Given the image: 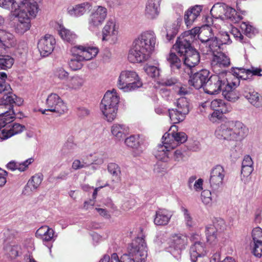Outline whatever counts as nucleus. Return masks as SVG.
I'll list each match as a JSON object with an SVG mask.
<instances>
[{
	"mask_svg": "<svg viewBox=\"0 0 262 262\" xmlns=\"http://www.w3.org/2000/svg\"><path fill=\"white\" fill-rule=\"evenodd\" d=\"M188 244V238L186 234L174 233L171 235L167 251L176 259H179L182 251L185 250Z\"/></svg>",
	"mask_w": 262,
	"mask_h": 262,
	"instance_id": "nucleus-10",
	"label": "nucleus"
},
{
	"mask_svg": "<svg viewBox=\"0 0 262 262\" xmlns=\"http://www.w3.org/2000/svg\"><path fill=\"white\" fill-rule=\"evenodd\" d=\"M213 54L211 64L215 73L224 72L220 69L228 67L230 64V59L225 54L222 52H212Z\"/></svg>",
	"mask_w": 262,
	"mask_h": 262,
	"instance_id": "nucleus-23",
	"label": "nucleus"
},
{
	"mask_svg": "<svg viewBox=\"0 0 262 262\" xmlns=\"http://www.w3.org/2000/svg\"><path fill=\"white\" fill-rule=\"evenodd\" d=\"M164 139L169 140L171 146L174 148L179 144L184 143L187 139L186 134L184 132L175 133L174 130L171 133H166L163 135Z\"/></svg>",
	"mask_w": 262,
	"mask_h": 262,
	"instance_id": "nucleus-31",
	"label": "nucleus"
},
{
	"mask_svg": "<svg viewBox=\"0 0 262 262\" xmlns=\"http://www.w3.org/2000/svg\"><path fill=\"white\" fill-rule=\"evenodd\" d=\"M72 53L73 56L69 61V66L70 69L73 71L80 69L82 67L81 62L84 61L83 59H81V56L77 52Z\"/></svg>",
	"mask_w": 262,
	"mask_h": 262,
	"instance_id": "nucleus-45",
	"label": "nucleus"
},
{
	"mask_svg": "<svg viewBox=\"0 0 262 262\" xmlns=\"http://www.w3.org/2000/svg\"><path fill=\"white\" fill-rule=\"evenodd\" d=\"M14 63V59L9 55H0V70L10 68ZM7 75L4 72H0V93L10 89V85L5 82Z\"/></svg>",
	"mask_w": 262,
	"mask_h": 262,
	"instance_id": "nucleus-20",
	"label": "nucleus"
},
{
	"mask_svg": "<svg viewBox=\"0 0 262 262\" xmlns=\"http://www.w3.org/2000/svg\"><path fill=\"white\" fill-rule=\"evenodd\" d=\"M247 128L239 121H228L222 124L215 131L219 139L240 141L246 136Z\"/></svg>",
	"mask_w": 262,
	"mask_h": 262,
	"instance_id": "nucleus-4",
	"label": "nucleus"
},
{
	"mask_svg": "<svg viewBox=\"0 0 262 262\" xmlns=\"http://www.w3.org/2000/svg\"><path fill=\"white\" fill-rule=\"evenodd\" d=\"M54 74L55 77L60 80H66L69 75V73L61 67L56 68L54 71Z\"/></svg>",
	"mask_w": 262,
	"mask_h": 262,
	"instance_id": "nucleus-53",
	"label": "nucleus"
},
{
	"mask_svg": "<svg viewBox=\"0 0 262 262\" xmlns=\"http://www.w3.org/2000/svg\"><path fill=\"white\" fill-rule=\"evenodd\" d=\"M193 29H198L196 35L198 34V37L201 41V50L204 54H208L217 48L218 44L216 37L214 36L212 29L209 25H205L201 27H194Z\"/></svg>",
	"mask_w": 262,
	"mask_h": 262,
	"instance_id": "nucleus-8",
	"label": "nucleus"
},
{
	"mask_svg": "<svg viewBox=\"0 0 262 262\" xmlns=\"http://www.w3.org/2000/svg\"><path fill=\"white\" fill-rule=\"evenodd\" d=\"M242 95L246 98L249 102L256 108L262 107V98L260 94L249 86H245L242 92Z\"/></svg>",
	"mask_w": 262,
	"mask_h": 262,
	"instance_id": "nucleus-24",
	"label": "nucleus"
},
{
	"mask_svg": "<svg viewBox=\"0 0 262 262\" xmlns=\"http://www.w3.org/2000/svg\"><path fill=\"white\" fill-rule=\"evenodd\" d=\"M156 36L152 31L142 32L133 41L128 51L127 59L133 63L147 61L155 50Z\"/></svg>",
	"mask_w": 262,
	"mask_h": 262,
	"instance_id": "nucleus-2",
	"label": "nucleus"
},
{
	"mask_svg": "<svg viewBox=\"0 0 262 262\" xmlns=\"http://www.w3.org/2000/svg\"><path fill=\"white\" fill-rule=\"evenodd\" d=\"M172 213L171 211L164 209H159L156 212L154 220V224L158 226L166 225L169 222Z\"/></svg>",
	"mask_w": 262,
	"mask_h": 262,
	"instance_id": "nucleus-33",
	"label": "nucleus"
},
{
	"mask_svg": "<svg viewBox=\"0 0 262 262\" xmlns=\"http://www.w3.org/2000/svg\"><path fill=\"white\" fill-rule=\"evenodd\" d=\"M181 211L183 214L184 222L187 227H192L194 225V222L188 210L184 207H181Z\"/></svg>",
	"mask_w": 262,
	"mask_h": 262,
	"instance_id": "nucleus-51",
	"label": "nucleus"
},
{
	"mask_svg": "<svg viewBox=\"0 0 262 262\" xmlns=\"http://www.w3.org/2000/svg\"><path fill=\"white\" fill-rule=\"evenodd\" d=\"M25 126L18 123H14L9 128H5L0 132V139L2 140L8 138L18 134L24 130Z\"/></svg>",
	"mask_w": 262,
	"mask_h": 262,
	"instance_id": "nucleus-36",
	"label": "nucleus"
},
{
	"mask_svg": "<svg viewBox=\"0 0 262 262\" xmlns=\"http://www.w3.org/2000/svg\"><path fill=\"white\" fill-rule=\"evenodd\" d=\"M176 108L168 110L169 116L173 123L183 121L190 111L189 100L184 97L178 98L175 102Z\"/></svg>",
	"mask_w": 262,
	"mask_h": 262,
	"instance_id": "nucleus-11",
	"label": "nucleus"
},
{
	"mask_svg": "<svg viewBox=\"0 0 262 262\" xmlns=\"http://www.w3.org/2000/svg\"><path fill=\"white\" fill-rule=\"evenodd\" d=\"M90 164L84 161H81L79 160H75L72 165V168L74 170H77L89 166Z\"/></svg>",
	"mask_w": 262,
	"mask_h": 262,
	"instance_id": "nucleus-60",
	"label": "nucleus"
},
{
	"mask_svg": "<svg viewBox=\"0 0 262 262\" xmlns=\"http://www.w3.org/2000/svg\"><path fill=\"white\" fill-rule=\"evenodd\" d=\"M180 25L178 21L169 25L166 27V38L168 41L172 39L177 35Z\"/></svg>",
	"mask_w": 262,
	"mask_h": 262,
	"instance_id": "nucleus-48",
	"label": "nucleus"
},
{
	"mask_svg": "<svg viewBox=\"0 0 262 262\" xmlns=\"http://www.w3.org/2000/svg\"><path fill=\"white\" fill-rule=\"evenodd\" d=\"M230 33L236 40L242 41L244 36L237 28L232 27L231 29Z\"/></svg>",
	"mask_w": 262,
	"mask_h": 262,
	"instance_id": "nucleus-63",
	"label": "nucleus"
},
{
	"mask_svg": "<svg viewBox=\"0 0 262 262\" xmlns=\"http://www.w3.org/2000/svg\"><path fill=\"white\" fill-rule=\"evenodd\" d=\"M46 104L48 108L40 110L43 114H45L46 111H48L61 115L66 113L68 111L67 104L56 93H51L48 95Z\"/></svg>",
	"mask_w": 262,
	"mask_h": 262,
	"instance_id": "nucleus-15",
	"label": "nucleus"
},
{
	"mask_svg": "<svg viewBox=\"0 0 262 262\" xmlns=\"http://www.w3.org/2000/svg\"><path fill=\"white\" fill-rule=\"evenodd\" d=\"M232 74H227L225 72L217 73L208 78L204 87V92L210 95L218 94L223 91L229 78Z\"/></svg>",
	"mask_w": 262,
	"mask_h": 262,
	"instance_id": "nucleus-9",
	"label": "nucleus"
},
{
	"mask_svg": "<svg viewBox=\"0 0 262 262\" xmlns=\"http://www.w3.org/2000/svg\"><path fill=\"white\" fill-rule=\"evenodd\" d=\"M161 0H147L144 15L148 19L156 18L160 13Z\"/></svg>",
	"mask_w": 262,
	"mask_h": 262,
	"instance_id": "nucleus-27",
	"label": "nucleus"
},
{
	"mask_svg": "<svg viewBox=\"0 0 262 262\" xmlns=\"http://www.w3.org/2000/svg\"><path fill=\"white\" fill-rule=\"evenodd\" d=\"M58 32L60 36L64 41L71 43H73L77 38V35L73 32L66 29L61 25L58 28Z\"/></svg>",
	"mask_w": 262,
	"mask_h": 262,
	"instance_id": "nucleus-41",
	"label": "nucleus"
},
{
	"mask_svg": "<svg viewBox=\"0 0 262 262\" xmlns=\"http://www.w3.org/2000/svg\"><path fill=\"white\" fill-rule=\"evenodd\" d=\"M253 170V167L242 166L241 180L245 183H248L250 180V176Z\"/></svg>",
	"mask_w": 262,
	"mask_h": 262,
	"instance_id": "nucleus-50",
	"label": "nucleus"
},
{
	"mask_svg": "<svg viewBox=\"0 0 262 262\" xmlns=\"http://www.w3.org/2000/svg\"><path fill=\"white\" fill-rule=\"evenodd\" d=\"M119 26L114 18L109 19L102 30V40L110 44L117 42L119 36Z\"/></svg>",
	"mask_w": 262,
	"mask_h": 262,
	"instance_id": "nucleus-14",
	"label": "nucleus"
},
{
	"mask_svg": "<svg viewBox=\"0 0 262 262\" xmlns=\"http://www.w3.org/2000/svg\"><path fill=\"white\" fill-rule=\"evenodd\" d=\"M216 42L217 43V48H214V50H212V52H217L220 49L222 45L224 44H230L232 41L230 39L229 34L227 32H223L220 33L219 37H216Z\"/></svg>",
	"mask_w": 262,
	"mask_h": 262,
	"instance_id": "nucleus-46",
	"label": "nucleus"
},
{
	"mask_svg": "<svg viewBox=\"0 0 262 262\" xmlns=\"http://www.w3.org/2000/svg\"><path fill=\"white\" fill-rule=\"evenodd\" d=\"M0 43H2L3 47L10 48L15 45L16 41L12 34L1 30Z\"/></svg>",
	"mask_w": 262,
	"mask_h": 262,
	"instance_id": "nucleus-42",
	"label": "nucleus"
},
{
	"mask_svg": "<svg viewBox=\"0 0 262 262\" xmlns=\"http://www.w3.org/2000/svg\"><path fill=\"white\" fill-rule=\"evenodd\" d=\"M10 90L11 88L1 93L7 94L3 96L2 98V103H0V129L12 122L15 118V114L12 109V105L15 104L19 106L21 105L23 102L21 98L10 93Z\"/></svg>",
	"mask_w": 262,
	"mask_h": 262,
	"instance_id": "nucleus-5",
	"label": "nucleus"
},
{
	"mask_svg": "<svg viewBox=\"0 0 262 262\" xmlns=\"http://www.w3.org/2000/svg\"><path fill=\"white\" fill-rule=\"evenodd\" d=\"M169 139L162 138V144H159L154 150V155L156 159L164 162H168L172 156V150L174 149L171 146Z\"/></svg>",
	"mask_w": 262,
	"mask_h": 262,
	"instance_id": "nucleus-17",
	"label": "nucleus"
},
{
	"mask_svg": "<svg viewBox=\"0 0 262 262\" xmlns=\"http://www.w3.org/2000/svg\"><path fill=\"white\" fill-rule=\"evenodd\" d=\"M125 143L127 146L134 149L133 155L135 157L140 155L146 148V145L138 135H132L127 138Z\"/></svg>",
	"mask_w": 262,
	"mask_h": 262,
	"instance_id": "nucleus-25",
	"label": "nucleus"
},
{
	"mask_svg": "<svg viewBox=\"0 0 262 262\" xmlns=\"http://www.w3.org/2000/svg\"><path fill=\"white\" fill-rule=\"evenodd\" d=\"M164 234L161 232H159L156 236L154 239V243L157 246H160L165 241Z\"/></svg>",
	"mask_w": 262,
	"mask_h": 262,
	"instance_id": "nucleus-64",
	"label": "nucleus"
},
{
	"mask_svg": "<svg viewBox=\"0 0 262 262\" xmlns=\"http://www.w3.org/2000/svg\"><path fill=\"white\" fill-rule=\"evenodd\" d=\"M252 247V252L253 254L258 257L262 256V242L253 243L251 244Z\"/></svg>",
	"mask_w": 262,
	"mask_h": 262,
	"instance_id": "nucleus-56",
	"label": "nucleus"
},
{
	"mask_svg": "<svg viewBox=\"0 0 262 262\" xmlns=\"http://www.w3.org/2000/svg\"><path fill=\"white\" fill-rule=\"evenodd\" d=\"M143 85L138 74L134 70H123L118 77L117 86L124 92H131L137 90Z\"/></svg>",
	"mask_w": 262,
	"mask_h": 262,
	"instance_id": "nucleus-7",
	"label": "nucleus"
},
{
	"mask_svg": "<svg viewBox=\"0 0 262 262\" xmlns=\"http://www.w3.org/2000/svg\"><path fill=\"white\" fill-rule=\"evenodd\" d=\"M201 200L202 202L206 206H211L212 199L211 192L208 190H204L201 193Z\"/></svg>",
	"mask_w": 262,
	"mask_h": 262,
	"instance_id": "nucleus-52",
	"label": "nucleus"
},
{
	"mask_svg": "<svg viewBox=\"0 0 262 262\" xmlns=\"http://www.w3.org/2000/svg\"><path fill=\"white\" fill-rule=\"evenodd\" d=\"M175 92L180 96H184L190 93V89L187 85L179 84L175 86Z\"/></svg>",
	"mask_w": 262,
	"mask_h": 262,
	"instance_id": "nucleus-57",
	"label": "nucleus"
},
{
	"mask_svg": "<svg viewBox=\"0 0 262 262\" xmlns=\"http://www.w3.org/2000/svg\"><path fill=\"white\" fill-rule=\"evenodd\" d=\"M197 30V29H192L183 33L177 39L173 49L180 55H184L188 52V50L193 49L191 43L195 38Z\"/></svg>",
	"mask_w": 262,
	"mask_h": 262,
	"instance_id": "nucleus-12",
	"label": "nucleus"
},
{
	"mask_svg": "<svg viewBox=\"0 0 262 262\" xmlns=\"http://www.w3.org/2000/svg\"><path fill=\"white\" fill-rule=\"evenodd\" d=\"M261 70L259 68L252 67L250 69H246L243 68H236L232 69V72L235 76H237L239 79H246L249 75L261 76L260 74Z\"/></svg>",
	"mask_w": 262,
	"mask_h": 262,
	"instance_id": "nucleus-35",
	"label": "nucleus"
},
{
	"mask_svg": "<svg viewBox=\"0 0 262 262\" xmlns=\"http://www.w3.org/2000/svg\"><path fill=\"white\" fill-rule=\"evenodd\" d=\"M0 7L11 10V15L17 18L14 29L20 34L30 30L31 20L37 16L39 11L38 3L34 0H0Z\"/></svg>",
	"mask_w": 262,
	"mask_h": 262,
	"instance_id": "nucleus-1",
	"label": "nucleus"
},
{
	"mask_svg": "<svg viewBox=\"0 0 262 262\" xmlns=\"http://www.w3.org/2000/svg\"><path fill=\"white\" fill-rule=\"evenodd\" d=\"M226 113L221 112L219 110H214L213 112L209 115L208 118L211 122L215 123L222 118L223 114Z\"/></svg>",
	"mask_w": 262,
	"mask_h": 262,
	"instance_id": "nucleus-58",
	"label": "nucleus"
},
{
	"mask_svg": "<svg viewBox=\"0 0 262 262\" xmlns=\"http://www.w3.org/2000/svg\"><path fill=\"white\" fill-rule=\"evenodd\" d=\"M202 11L201 6L196 5L188 9L185 12L184 16L185 23L187 27H190L196 19L200 16Z\"/></svg>",
	"mask_w": 262,
	"mask_h": 262,
	"instance_id": "nucleus-34",
	"label": "nucleus"
},
{
	"mask_svg": "<svg viewBox=\"0 0 262 262\" xmlns=\"http://www.w3.org/2000/svg\"><path fill=\"white\" fill-rule=\"evenodd\" d=\"M225 174L226 172L222 166L217 165L212 168L210 171L209 183L213 190H217L222 186Z\"/></svg>",
	"mask_w": 262,
	"mask_h": 262,
	"instance_id": "nucleus-19",
	"label": "nucleus"
},
{
	"mask_svg": "<svg viewBox=\"0 0 262 262\" xmlns=\"http://www.w3.org/2000/svg\"><path fill=\"white\" fill-rule=\"evenodd\" d=\"M241 29L249 37H251L254 32V28L247 23L243 22L241 24Z\"/></svg>",
	"mask_w": 262,
	"mask_h": 262,
	"instance_id": "nucleus-55",
	"label": "nucleus"
},
{
	"mask_svg": "<svg viewBox=\"0 0 262 262\" xmlns=\"http://www.w3.org/2000/svg\"><path fill=\"white\" fill-rule=\"evenodd\" d=\"M147 255L145 240L137 237L128 246L127 251L119 259L116 253L112 254L109 262H145Z\"/></svg>",
	"mask_w": 262,
	"mask_h": 262,
	"instance_id": "nucleus-3",
	"label": "nucleus"
},
{
	"mask_svg": "<svg viewBox=\"0 0 262 262\" xmlns=\"http://www.w3.org/2000/svg\"><path fill=\"white\" fill-rule=\"evenodd\" d=\"M74 52H77L81 59L84 60H89L95 57L98 54L99 50L97 47H83V46H75L72 48L71 52L74 53Z\"/></svg>",
	"mask_w": 262,
	"mask_h": 262,
	"instance_id": "nucleus-28",
	"label": "nucleus"
},
{
	"mask_svg": "<svg viewBox=\"0 0 262 262\" xmlns=\"http://www.w3.org/2000/svg\"><path fill=\"white\" fill-rule=\"evenodd\" d=\"M144 70L149 76L152 78L158 77L160 75V69L158 63L156 66L146 64L144 67Z\"/></svg>",
	"mask_w": 262,
	"mask_h": 262,
	"instance_id": "nucleus-49",
	"label": "nucleus"
},
{
	"mask_svg": "<svg viewBox=\"0 0 262 262\" xmlns=\"http://www.w3.org/2000/svg\"><path fill=\"white\" fill-rule=\"evenodd\" d=\"M253 243L262 242V229L260 227L254 228L251 233Z\"/></svg>",
	"mask_w": 262,
	"mask_h": 262,
	"instance_id": "nucleus-54",
	"label": "nucleus"
},
{
	"mask_svg": "<svg viewBox=\"0 0 262 262\" xmlns=\"http://www.w3.org/2000/svg\"><path fill=\"white\" fill-rule=\"evenodd\" d=\"M20 247L17 245L9 246L7 248L8 254L11 258H14L18 255Z\"/></svg>",
	"mask_w": 262,
	"mask_h": 262,
	"instance_id": "nucleus-59",
	"label": "nucleus"
},
{
	"mask_svg": "<svg viewBox=\"0 0 262 262\" xmlns=\"http://www.w3.org/2000/svg\"><path fill=\"white\" fill-rule=\"evenodd\" d=\"M112 136L117 141L123 140L128 132V128L125 125L120 123H115L111 127Z\"/></svg>",
	"mask_w": 262,
	"mask_h": 262,
	"instance_id": "nucleus-38",
	"label": "nucleus"
},
{
	"mask_svg": "<svg viewBox=\"0 0 262 262\" xmlns=\"http://www.w3.org/2000/svg\"><path fill=\"white\" fill-rule=\"evenodd\" d=\"M209 72L207 70H202L190 77L189 84L196 89L203 88L207 82Z\"/></svg>",
	"mask_w": 262,
	"mask_h": 262,
	"instance_id": "nucleus-26",
	"label": "nucleus"
},
{
	"mask_svg": "<svg viewBox=\"0 0 262 262\" xmlns=\"http://www.w3.org/2000/svg\"><path fill=\"white\" fill-rule=\"evenodd\" d=\"M34 159L31 158L21 163L17 162V170L20 171H25L28 168L29 165L32 163Z\"/></svg>",
	"mask_w": 262,
	"mask_h": 262,
	"instance_id": "nucleus-61",
	"label": "nucleus"
},
{
	"mask_svg": "<svg viewBox=\"0 0 262 262\" xmlns=\"http://www.w3.org/2000/svg\"><path fill=\"white\" fill-rule=\"evenodd\" d=\"M211 12H216L218 13L217 18L229 19L233 23H237L242 19V17L237 14L234 9L225 4L214 5Z\"/></svg>",
	"mask_w": 262,
	"mask_h": 262,
	"instance_id": "nucleus-16",
	"label": "nucleus"
},
{
	"mask_svg": "<svg viewBox=\"0 0 262 262\" xmlns=\"http://www.w3.org/2000/svg\"><path fill=\"white\" fill-rule=\"evenodd\" d=\"M42 182V179L39 175H35L33 176L28 182L25 189L24 193L25 194L29 195L33 191L37 189Z\"/></svg>",
	"mask_w": 262,
	"mask_h": 262,
	"instance_id": "nucleus-40",
	"label": "nucleus"
},
{
	"mask_svg": "<svg viewBox=\"0 0 262 262\" xmlns=\"http://www.w3.org/2000/svg\"><path fill=\"white\" fill-rule=\"evenodd\" d=\"M167 60L172 70H179L181 68V60L175 53L171 51L167 57Z\"/></svg>",
	"mask_w": 262,
	"mask_h": 262,
	"instance_id": "nucleus-47",
	"label": "nucleus"
},
{
	"mask_svg": "<svg viewBox=\"0 0 262 262\" xmlns=\"http://www.w3.org/2000/svg\"><path fill=\"white\" fill-rule=\"evenodd\" d=\"M107 170L112 176V181L119 183L121 181V170L119 166L116 163H110L107 165Z\"/></svg>",
	"mask_w": 262,
	"mask_h": 262,
	"instance_id": "nucleus-43",
	"label": "nucleus"
},
{
	"mask_svg": "<svg viewBox=\"0 0 262 262\" xmlns=\"http://www.w3.org/2000/svg\"><path fill=\"white\" fill-rule=\"evenodd\" d=\"M107 15V9L101 6L95 7L88 18V28L92 32L97 30L102 25Z\"/></svg>",
	"mask_w": 262,
	"mask_h": 262,
	"instance_id": "nucleus-13",
	"label": "nucleus"
},
{
	"mask_svg": "<svg viewBox=\"0 0 262 262\" xmlns=\"http://www.w3.org/2000/svg\"><path fill=\"white\" fill-rule=\"evenodd\" d=\"M56 44V40L53 36L46 34L41 37L38 42L37 47L42 56L46 57L51 54Z\"/></svg>",
	"mask_w": 262,
	"mask_h": 262,
	"instance_id": "nucleus-21",
	"label": "nucleus"
},
{
	"mask_svg": "<svg viewBox=\"0 0 262 262\" xmlns=\"http://www.w3.org/2000/svg\"><path fill=\"white\" fill-rule=\"evenodd\" d=\"M183 154L180 150H176L174 151L172 150V156L170 157L171 160L176 162L182 161L183 159Z\"/></svg>",
	"mask_w": 262,
	"mask_h": 262,
	"instance_id": "nucleus-62",
	"label": "nucleus"
},
{
	"mask_svg": "<svg viewBox=\"0 0 262 262\" xmlns=\"http://www.w3.org/2000/svg\"><path fill=\"white\" fill-rule=\"evenodd\" d=\"M239 84V79L235 76L232 72V77L229 78L223 91L225 98L230 101L234 102L239 98V95L235 91V88Z\"/></svg>",
	"mask_w": 262,
	"mask_h": 262,
	"instance_id": "nucleus-18",
	"label": "nucleus"
},
{
	"mask_svg": "<svg viewBox=\"0 0 262 262\" xmlns=\"http://www.w3.org/2000/svg\"><path fill=\"white\" fill-rule=\"evenodd\" d=\"M225 228L224 221L222 220H218L213 225H209L206 227V235L207 243L212 246L217 243V233L221 231Z\"/></svg>",
	"mask_w": 262,
	"mask_h": 262,
	"instance_id": "nucleus-22",
	"label": "nucleus"
},
{
	"mask_svg": "<svg viewBox=\"0 0 262 262\" xmlns=\"http://www.w3.org/2000/svg\"><path fill=\"white\" fill-rule=\"evenodd\" d=\"M91 8L92 5L90 3L84 2L69 6L67 8V13L72 17H78L83 15Z\"/></svg>",
	"mask_w": 262,
	"mask_h": 262,
	"instance_id": "nucleus-30",
	"label": "nucleus"
},
{
	"mask_svg": "<svg viewBox=\"0 0 262 262\" xmlns=\"http://www.w3.org/2000/svg\"><path fill=\"white\" fill-rule=\"evenodd\" d=\"M120 97L117 91L113 89L107 91L104 94L100 108L108 122H112L116 118Z\"/></svg>",
	"mask_w": 262,
	"mask_h": 262,
	"instance_id": "nucleus-6",
	"label": "nucleus"
},
{
	"mask_svg": "<svg viewBox=\"0 0 262 262\" xmlns=\"http://www.w3.org/2000/svg\"><path fill=\"white\" fill-rule=\"evenodd\" d=\"M189 253L191 261L196 262L198 257L204 256L206 253L204 244L195 242L190 247Z\"/></svg>",
	"mask_w": 262,
	"mask_h": 262,
	"instance_id": "nucleus-37",
	"label": "nucleus"
},
{
	"mask_svg": "<svg viewBox=\"0 0 262 262\" xmlns=\"http://www.w3.org/2000/svg\"><path fill=\"white\" fill-rule=\"evenodd\" d=\"M84 83L83 79L79 76H71L68 80L62 84L63 90L72 91L79 90Z\"/></svg>",
	"mask_w": 262,
	"mask_h": 262,
	"instance_id": "nucleus-32",
	"label": "nucleus"
},
{
	"mask_svg": "<svg viewBox=\"0 0 262 262\" xmlns=\"http://www.w3.org/2000/svg\"><path fill=\"white\" fill-rule=\"evenodd\" d=\"M184 63L189 68L195 67L200 60V57L198 52L194 49L188 50V52L183 55Z\"/></svg>",
	"mask_w": 262,
	"mask_h": 262,
	"instance_id": "nucleus-39",
	"label": "nucleus"
},
{
	"mask_svg": "<svg viewBox=\"0 0 262 262\" xmlns=\"http://www.w3.org/2000/svg\"><path fill=\"white\" fill-rule=\"evenodd\" d=\"M36 236L42 240L43 243L53 242L57 237V234L55 231L48 226L40 227L36 232Z\"/></svg>",
	"mask_w": 262,
	"mask_h": 262,
	"instance_id": "nucleus-29",
	"label": "nucleus"
},
{
	"mask_svg": "<svg viewBox=\"0 0 262 262\" xmlns=\"http://www.w3.org/2000/svg\"><path fill=\"white\" fill-rule=\"evenodd\" d=\"M211 108L213 110H219L221 112L228 113L231 107L230 105L226 104L221 99H214L211 102Z\"/></svg>",
	"mask_w": 262,
	"mask_h": 262,
	"instance_id": "nucleus-44",
	"label": "nucleus"
}]
</instances>
